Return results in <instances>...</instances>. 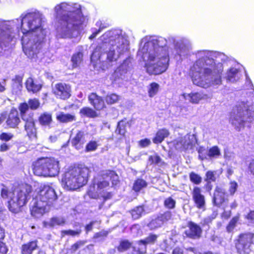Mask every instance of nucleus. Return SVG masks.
I'll return each instance as SVG.
<instances>
[{
    "instance_id": "27",
    "label": "nucleus",
    "mask_w": 254,
    "mask_h": 254,
    "mask_svg": "<svg viewBox=\"0 0 254 254\" xmlns=\"http://www.w3.org/2000/svg\"><path fill=\"white\" fill-rule=\"evenodd\" d=\"M90 103L97 110H100L105 107V103L102 98L96 93H92L88 96Z\"/></svg>"
},
{
    "instance_id": "6",
    "label": "nucleus",
    "mask_w": 254,
    "mask_h": 254,
    "mask_svg": "<svg viewBox=\"0 0 254 254\" xmlns=\"http://www.w3.org/2000/svg\"><path fill=\"white\" fill-rule=\"evenodd\" d=\"M254 120V108L248 102L238 103L230 118L231 124L238 131L244 127L245 123H251Z\"/></svg>"
},
{
    "instance_id": "16",
    "label": "nucleus",
    "mask_w": 254,
    "mask_h": 254,
    "mask_svg": "<svg viewBox=\"0 0 254 254\" xmlns=\"http://www.w3.org/2000/svg\"><path fill=\"white\" fill-rule=\"evenodd\" d=\"M41 106V103L39 99L37 98L29 99L27 102L20 103L18 105V110L20 115L27 116L26 112L29 109L31 110H36Z\"/></svg>"
},
{
    "instance_id": "50",
    "label": "nucleus",
    "mask_w": 254,
    "mask_h": 254,
    "mask_svg": "<svg viewBox=\"0 0 254 254\" xmlns=\"http://www.w3.org/2000/svg\"><path fill=\"white\" fill-rule=\"evenodd\" d=\"M79 61V52L74 54L71 59L72 68L77 67L78 66V62Z\"/></svg>"
},
{
    "instance_id": "4",
    "label": "nucleus",
    "mask_w": 254,
    "mask_h": 254,
    "mask_svg": "<svg viewBox=\"0 0 254 254\" xmlns=\"http://www.w3.org/2000/svg\"><path fill=\"white\" fill-rule=\"evenodd\" d=\"M58 29L68 38L77 36L79 32V4L62 2L54 7Z\"/></svg>"
},
{
    "instance_id": "45",
    "label": "nucleus",
    "mask_w": 254,
    "mask_h": 254,
    "mask_svg": "<svg viewBox=\"0 0 254 254\" xmlns=\"http://www.w3.org/2000/svg\"><path fill=\"white\" fill-rule=\"evenodd\" d=\"M183 142L182 137H179L171 142V144H172L177 150H185Z\"/></svg>"
},
{
    "instance_id": "40",
    "label": "nucleus",
    "mask_w": 254,
    "mask_h": 254,
    "mask_svg": "<svg viewBox=\"0 0 254 254\" xmlns=\"http://www.w3.org/2000/svg\"><path fill=\"white\" fill-rule=\"evenodd\" d=\"M89 169L87 167H82L80 165V178H83L82 184L80 185V187L85 185L88 181V178L89 175Z\"/></svg>"
},
{
    "instance_id": "52",
    "label": "nucleus",
    "mask_w": 254,
    "mask_h": 254,
    "mask_svg": "<svg viewBox=\"0 0 254 254\" xmlns=\"http://www.w3.org/2000/svg\"><path fill=\"white\" fill-rule=\"evenodd\" d=\"M198 153L199 154V158L201 160L207 159L208 151L206 150L204 147L201 146L199 147L198 150Z\"/></svg>"
},
{
    "instance_id": "2",
    "label": "nucleus",
    "mask_w": 254,
    "mask_h": 254,
    "mask_svg": "<svg viewBox=\"0 0 254 254\" xmlns=\"http://www.w3.org/2000/svg\"><path fill=\"white\" fill-rule=\"evenodd\" d=\"M195 55L196 61L190 68L193 83L205 89L221 85L224 67L218 60L225 62L228 57L222 53L209 50L198 51Z\"/></svg>"
},
{
    "instance_id": "13",
    "label": "nucleus",
    "mask_w": 254,
    "mask_h": 254,
    "mask_svg": "<svg viewBox=\"0 0 254 254\" xmlns=\"http://www.w3.org/2000/svg\"><path fill=\"white\" fill-rule=\"evenodd\" d=\"M23 35L21 37V43L23 51L27 54L28 49V44L33 40L34 43H40L44 38H42L40 36V33L30 29L27 30L23 27H21Z\"/></svg>"
},
{
    "instance_id": "8",
    "label": "nucleus",
    "mask_w": 254,
    "mask_h": 254,
    "mask_svg": "<svg viewBox=\"0 0 254 254\" xmlns=\"http://www.w3.org/2000/svg\"><path fill=\"white\" fill-rule=\"evenodd\" d=\"M64 188L68 190H74L79 188V167L72 165L69 167L62 179Z\"/></svg>"
},
{
    "instance_id": "47",
    "label": "nucleus",
    "mask_w": 254,
    "mask_h": 254,
    "mask_svg": "<svg viewBox=\"0 0 254 254\" xmlns=\"http://www.w3.org/2000/svg\"><path fill=\"white\" fill-rule=\"evenodd\" d=\"M13 137V134L11 132H3L0 134V140L7 142L11 140Z\"/></svg>"
},
{
    "instance_id": "26",
    "label": "nucleus",
    "mask_w": 254,
    "mask_h": 254,
    "mask_svg": "<svg viewBox=\"0 0 254 254\" xmlns=\"http://www.w3.org/2000/svg\"><path fill=\"white\" fill-rule=\"evenodd\" d=\"M225 190L221 188L217 187L215 190L213 197V202L214 205L217 206H220L223 203H225Z\"/></svg>"
},
{
    "instance_id": "46",
    "label": "nucleus",
    "mask_w": 254,
    "mask_h": 254,
    "mask_svg": "<svg viewBox=\"0 0 254 254\" xmlns=\"http://www.w3.org/2000/svg\"><path fill=\"white\" fill-rule=\"evenodd\" d=\"M190 181L194 184L199 185L202 181L201 177L194 172H191L189 175Z\"/></svg>"
},
{
    "instance_id": "9",
    "label": "nucleus",
    "mask_w": 254,
    "mask_h": 254,
    "mask_svg": "<svg viewBox=\"0 0 254 254\" xmlns=\"http://www.w3.org/2000/svg\"><path fill=\"white\" fill-rule=\"evenodd\" d=\"M27 23L28 29L38 32L42 38H45L46 35L45 29L42 26V18L38 13L29 12L21 18V27H23V21Z\"/></svg>"
},
{
    "instance_id": "20",
    "label": "nucleus",
    "mask_w": 254,
    "mask_h": 254,
    "mask_svg": "<svg viewBox=\"0 0 254 254\" xmlns=\"http://www.w3.org/2000/svg\"><path fill=\"white\" fill-rule=\"evenodd\" d=\"M187 226L188 229L185 230V233L188 237L193 239L200 238L202 230L199 226L192 221H189Z\"/></svg>"
},
{
    "instance_id": "62",
    "label": "nucleus",
    "mask_w": 254,
    "mask_h": 254,
    "mask_svg": "<svg viewBox=\"0 0 254 254\" xmlns=\"http://www.w3.org/2000/svg\"><path fill=\"white\" fill-rule=\"evenodd\" d=\"M246 84L248 89L253 90V94L254 95V87L249 77L246 76Z\"/></svg>"
},
{
    "instance_id": "33",
    "label": "nucleus",
    "mask_w": 254,
    "mask_h": 254,
    "mask_svg": "<svg viewBox=\"0 0 254 254\" xmlns=\"http://www.w3.org/2000/svg\"><path fill=\"white\" fill-rule=\"evenodd\" d=\"M147 183L142 179L138 178L134 182L133 190L135 192H138L147 186Z\"/></svg>"
},
{
    "instance_id": "22",
    "label": "nucleus",
    "mask_w": 254,
    "mask_h": 254,
    "mask_svg": "<svg viewBox=\"0 0 254 254\" xmlns=\"http://www.w3.org/2000/svg\"><path fill=\"white\" fill-rule=\"evenodd\" d=\"M25 84L27 91L33 94H36L40 92L43 87L42 84L32 77L27 78Z\"/></svg>"
},
{
    "instance_id": "32",
    "label": "nucleus",
    "mask_w": 254,
    "mask_h": 254,
    "mask_svg": "<svg viewBox=\"0 0 254 254\" xmlns=\"http://www.w3.org/2000/svg\"><path fill=\"white\" fill-rule=\"evenodd\" d=\"M57 120L61 123H67L75 120V116L69 114L60 112L56 116Z\"/></svg>"
},
{
    "instance_id": "25",
    "label": "nucleus",
    "mask_w": 254,
    "mask_h": 254,
    "mask_svg": "<svg viewBox=\"0 0 254 254\" xmlns=\"http://www.w3.org/2000/svg\"><path fill=\"white\" fill-rule=\"evenodd\" d=\"M47 205L41 203L40 200L34 198V202L30 208V213L35 217H38L43 215L45 210V206Z\"/></svg>"
},
{
    "instance_id": "39",
    "label": "nucleus",
    "mask_w": 254,
    "mask_h": 254,
    "mask_svg": "<svg viewBox=\"0 0 254 254\" xmlns=\"http://www.w3.org/2000/svg\"><path fill=\"white\" fill-rule=\"evenodd\" d=\"M144 213V209L142 206L136 207L131 211V214L133 219L139 218Z\"/></svg>"
},
{
    "instance_id": "23",
    "label": "nucleus",
    "mask_w": 254,
    "mask_h": 254,
    "mask_svg": "<svg viewBox=\"0 0 254 254\" xmlns=\"http://www.w3.org/2000/svg\"><path fill=\"white\" fill-rule=\"evenodd\" d=\"M38 241L36 239L29 241L22 244L20 248V254H33L38 250Z\"/></svg>"
},
{
    "instance_id": "29",
    "label": "nucleus",
    "mask_w": 254,
    "mask_h": 254,
    "mask_svg": "<svg viewBox=\"0 0 254 254\" xmlns=\"http://www.w3.org/2000/svg\"><path fill=\"white\" fill-rule=\"evenodd\" d=\"M39 124L42 127H50L52 123L53 118L51 113L44 112L38 118Z\"/></svg>"
},
{
    "instance_id": "48",
    "label": "nucleus",
    "mask_w": 254,
    "mask_h": 254,
    "mask_svg": "<svg viewBox=\"0 0 254 254\" xmlns=\"http://www.w3.org/2000/svg\"><path fill=\"white\" fill-rule=\"evenodd\" d=\"M239 220V217L236 216L232 218L229 224L227 226V231L228 232H231L236 227V224Z\"/></svg>"
},
{
    "instance_id": "28",
    "label": "nucleus",
    "mask_w": 254,
    "mask_h": 254,
    "mask_svg": "<svg viewBox=\"0 0 254 254\" xmlns=\"http://www.w3.org/2000/svg\"><path fill=\"white\" fill-rule=\"evenodd\" d=\"M241 71L235 67H231L228 69L225 74V78L230 82L237 81L241 77Z\"/></svg>"
},
{
    "instance_id": "1",
    "label": "nucleus",
    "mask_w": 254,
    "mask_h": 254,
    "mask_svg": "<svg viewBox=\"0 0 254 254\" xmlns=\"http://www.w3.org/2000/svg\"><path fill=\"white\" fill-rule=\"evenodd\" d=\"M190 50L191 42L185 37L171 36L166 39L157 36H146L141 40L137 55L146 62L147 72L156 75L167 69L170 55L175 57H185Z\"/></svg>"
},
{
    "instance_id": "51",
    "label": "nucleus",
    "mask_w": 254,
    "mask_h": 254,
    "mask_svg": "<svg viewBox=\"0 0 254 254\" xmlns=\"http://www.w3.org/2000/svg\"><path fill=\"white\" fill-rule=\"evenodd\" d=\"M158 216L160 220H162L161 221H162V223L163 224L165 222H166L171 219L172 217V214L170 211H166L163 214L159 215Z\"/></svg>"
},
{
    "instance_id": "31",
    "label": "nucleus",
    "mask_w": 254,
    "mask_h": 254,
    "mask_svg": "<svg viewBox=\"0 0 254 254\" xmlns=\"http://www.w3.org/2000/svg\"><path fill=\"white\" fill-rule=\"evenodd\" d=\"M170 134L169 130L166 128L159 129L153 139V143L158 144L161 143L164 139Z\"/></svg>"
},
{
    "instance_id": "64",
    "label": "nucleus",
    "mask_w": 254,
    "mask_h": 254,
    "mask_svg": "<svg viewBox=\"0 0 254 254\" xmlns=\"http://www.w3.org/2000/svg\"><path fill=\"white\" fill-rule=\"evenodd\" d=\"M10 148L9 145L6 142H2L0 144V152H5Z\"/></svg>"
},
{
    "instance_id": "15",
    "label": "nucleus",
    "mask_w": 254,
    "mask_h": 254,
    "mask_svg": "<svg viewBox=\"0 0 254 254\" xmlns=\"http://www.w3.org/2000/svg\"><path fill=\"white\" fill-rule=\"evenodd\" d=\"M52 92L57 98L66 100L71 96V87L68 84L60 82L55 85Z\"/></svg>"
},
{
    "instance_id": "19",
    "label": "nucleus",
    "mask_w": 254,
    "mask_h": 254,
    "mask_svg": "<svg viewBox=\"0 0 254 254\" xmlns=\"http://www.w3.org/2000/svg\"><path fill=\"white\" fill-rule=\"evenodd\" d=\"M192 199L196 207L203 210L205 209V200L204 196L201 193V189L195 187L192 192Z\"/></svg>"
},
{
    "instance_id": "18",
    "label": "nucleus",
    "mask_w": 254,
    "mask_h": 254,
    "mask_svg": "<svg viewBox=\"0 0 254 254\" xmlns=\"http://www.w3.org/2000/svg\"><path fill=\"white\" fill-rule=\"evenodd\" d=\"M182 98L186 100H188L192 104H198L202 100L209 99V96L203 92H191L189 94L184 93L181 95Z\"/></svg>"
},
{
    "instance_id": "43",
    "label": "nucleus",
    "mask_w": 254,
    "mask_h": 254,
    "mask_svg": "<svg viewBox=\"0 0 254 254\" xmlns=\"http://www.w3.org/2000/svg\"><path fill=\"white\" fill-rule=\"evenodd\" d=\"M80 114L90 118H94L97 116L95 111L88 107L83 108L80 110Z\"/></svg>"
},
{
    "instance_id": "41",
    "label": "nucleus",
    "mask_w": 254,
    "mask_h": 254,
    "mask_svg": "<svg viewBox=\"0 0 254 254\" xmlns=\"http://www.w3.org/2000/svg\"><path fill=\"white\" fill-rule=\"evenodd\" d=\"M220 155V150L217 146L211 147L208 151L207 157L210 158H217Z\"/></svg>"
},
{
    "instance_id": "24",
    "label": "nucleus",
    "mask_w": 254,
    "mask_h": 254,
    "mask_svg": "<svg viewBox=\"0 0 254 254\" xmlns=\"http://www.w3.org/2000/svg\"><path fill=\"white\" fill-rule=\"evenodd\" d=\"M131 65L130 58H127L115 71V75L119 76V78L122 79H126V77L125 74H127V72L131 68Z\"/></svg>"
},
{
    "instance_id": "38",
    "label": "nucleus",
    "mask_w": 254,
    "mask_h": 254,
    "mask_svg": "<svg viewBox=\"0 0 254 254\" xmlns=\"http://www.w3.org/2000/svg\"><path fill=\"white\" fill-rule=\"evenodd\" d=\"M132 247V243L127 240H123L120 242V245L117 249L120 252H124L127 251Z\"/></svg>"
},
{
    "instance_id": "61",
    "label": "nucleus",
    "mask_w": 254,
    "mask_h": 254,
    "mask_svg": "<svg viewBox=\"0 0 254 254\" xmlns=\"http://www.w3.org/2000/svg\"><path fill=\"white\" fill-rule=\"evenodd\" d=\"M8 250L5 243L0 240V253L1 254H6Z\"/></svg>"
},
{
    "instance_id": "44",
    "label": "nucleus",
    "mask_w": 254,
    "mask_h": 254,
    "mask_svg": "<svg viewBox=\"0 0 254 254\" xmlns=\"http://www.w3.org/2000/svg\"><path fill=\"white\" fill-rule=\"evenodd\" d=\"M120 99V97L116 94H110L106 97V102L109 104H113L117 102Z\"/></svg>"
},
{
    "instance_id": "10",
    "label": "nucleus",
    "mask_w": 254,
    "mask_h": 254,
    "mask_svg": "<svg viewBox=\"0 0 254 254\" xmlns=\"http://www.w3.org/2000/svg\"><path fill=\"white\" fill-rule=\"evenodd\" d=\"M254 242V234L248 233L239 236L236 248L240 254H250L253 250Z\"/></svg>"
},
{
    "instance_id": "55",
    "label": "nucleus",
    "mask_w": 254,
    "mask_h": 254,
    "mask_svg": "<svg viewBox=\"0 0 254 254\" xmlns=\"http://www.w3.org/2000/svg\"><path fill=\"white\" fill-rule=\"evenodd\" d=\"M98 144L96 141H90L86 145V151H92L96 150Z\"/></svg>"
},
{
    "instance_id": "57",
    "label": "nucleus",
    "mask_w": 254,
    "mask_h": 254,
    "mask_svg": "<svg viewBox=\"0 0 254 254\" xmlns=\"http://www.w3.org/2000/svg\"><path fill=\"white\" fill-rule=\"evenodd\" d=\"M149 161L151 163L159 164L161 162V158L158 155H152L149 157Z\"/></svg>"
},
{
    "instance_id": "56",
    "label": "nucleus",
    "mask_w": 254,
    "mask_h": 254,
    "mask_svg": "<svg viewBox=\"0 0 254 254\" xmlns=\"http://www.w3.org/2000/svg\"><path fill=\"white\" fill-rule=\"evenodd\" d=\"M116 131L121 135H124L126 132L124 127V122L121 121L118 123Z\"/></svg>"
},
{
    "instance_id": "63",
    "label": "nucleus",
    "mask_w": 254,
    "mask_h": 254,
    "mask_svg": "<svg viewBox=\"0 0 254 254\" xmlns=\"http://www.w3.org/2000/svg\"><path fill=\"white\" fill-rule=\"evenodd\" d=\"M79 247V243L77 242L71 246L70 248L68 249V251L70 253H74L78 249Z\"/></svg>"
},
{
    "instance_id": "60",
    "label": "nucleus",
    "mask_w": 254,
    "mask_h": 254,
    "mask_svg": "<svg viewBox=\"0 0 254 254\" xmlns=\"http://www.w3.org/2000/svg\"><path fill=\"white\" fill-rule=\"evenodd\" d=\"M139 145L141 147H146L151 144V141L149 139L145 138L141 139L139 141Z\"/></svg>"
},
{
    "instance_id": "35",
    "label": "nucleus",
    "mask_w": 254,
    "mask_h": 254,
    "mask_svg": "<svg viewBox=\"0 0 254 254\" xmlns=\"http://www.w3.org/2000/svg\"><path fill=\"white\" fill-rule=\"evenodd\" d=\"M89 21V14L84 8L80 6V27L81 26H86Z\"/></svg>"
},
{
    "instance_id": "42",
    "label": "nucleus",
    "mask_w": 254,
    "mask_h": 254,
    "mask_svg": "<svg viewBox=\"0 0 254 254\" xmlns=\"http://www.w3.org/2000/svg\"><path fill=\"white\" fill-rule=\"evenodd\" d=\"M159 85L155 82L151 83L148 87V95L150 97L154 96L159 90Z\"/></svg>"
},
{
    "instance_id": "49",
    "label": "nucleus",
    "mask_w": 254,
    "mask_h": 254,
    "mask_svg": "<svg viewBox=\"0 0 254 254\" xmlns=\"http://www.w3.org/2000/svg\"><path fill=\"white\" fill-rule=\"evenodd\" d=\"M176 201L171 197L167 198L164 201V206L168 209H173L175 207Z\"/></svg>"
},
{
    "instance_id": "53",
    "label": "nucleus",
    "mask_w": 254,
    "mask_h": 254,
    "mask_svg": "<svg viewBox=\"0 0 254 254\" xmlns=\"http://www.w3.org/2000/svg\"><path fill=\"white\" fill-rule=\"evenodd\" d=\"M238 185L236 182L231 181L229 184V192L231 195H233L237 190Z\"/></svg>"
},
{
    "instance_id": "14",
    "label": "nucleus",
    "mask_w": 254,
    "mask_h": 254,
    "mask_svg": "<svg viewBox=\"0 0 254 254\" xmlns=\"http://www.w3.org/2000/svg\"><path fill=\"white\" fill-rule=\"evenodd\" d=\"M102 178L98 182L97 185L99 190L105 189L109 186V181H112L113 185H116L119 181V177L113 171L107 170L102 174Z\"/></svg>"
},
{
    "instance_id": "54",
    "label": "nucleus",
    "mask_w": 254,
    "mask_h": 254,
    "mask_svg": "<svg viewBox=\"0 0 254 254\" xmlns=\"http://www.w3.org/2000/svg\"><path fill=\"white\" fill-rule=\"evenodd\" d=\"M71 143L72 146L78 149L79 144V132H78L75 136L71 140Z\"/></svg>"
},
{
    "instance_id": "11",
    "label": "nucleus",
    "mask_w": 254,
    "mask_h": 254,
    "mask_svg": "<svg viewBox=\"0 0 254 254\" xmlns=\"http://www.w3.org/2000/svg\"><path fill=\"white\" fill-rule=\"evenodd\" d=\"M36 197L41 203L47 205L53 203L58 198L55 190L48 185L41 186Z\"/></svg>"
},
{
    "instance_id": "37",
    "label": "nucleus",
    "mask_w": 254,
    "mask_h": 254,
    "mask_svg": "<svg viewBox=\"0 0 254 254\" xmlns=\"http://www.w3.org/2000/svg\"><path fill=\"white\" fill-rule=\"evenodd\" d=\"M158 216L157 217L152 219L147 225L150 230H153L160 227L163 225L162 221Z\"/></svg>"
},
{
    "instance_id": "58",
    "label": "nucleus",
    "mask_w": 254,
    "mask_h": 254,
    "mask_svg": "<svg viewBox=\"0 0 254 254\" xmlns=\"http://www.w3.org/2000/svg\"><path fill=\"white\" fill-rule=\"evenodd\" d=\"M246 218L247 219L249 225H254V211H250V212L246 216Z\"/></svg>"
},
{
    "instance_id": "21",
    "label": "nucleus",
    "mask_w": 254,
    "mask_h": 254,
    "mask_svg": "<svg viewBox=\"0 0 254 254\" xmlns=\"http://www.w3.org/2000/svg\"><path fill=\"white\" fill-rule=\"evenodd\" d=\"M158 235L151 233L144 239L137 242V245L139 247L138 248V252L139 254H143L146 251V246L147 245H153L157 240Z\"/></svg>"
},
{
    "instance_id": "5",
    "label": "nucleus",
    "mask_w": 254,
    "mask_h": 254,
    "mask_svg": "<svg viewBox=\"0 0 254 254\" xmlns=\"http://www.w3.org/2000/svg\"><path fill=\"white\" fill-rule=\"evenodd\" d=\"M0 190V196L4 199L10 198L7 201V207L10 211L13 213H18L22 211V207L25 205L28 200V196L31 192V187L26 185L20 188L15 196L14 192L11 191L4 184Z\"/></svg>"
},
{
    "instance_id": "7",
    "label": "nucleus",
    "mask_w": 254,
    "mask_h": 254,
    "mask_svg": "<svg viewBox=\"0 0 254 254\" xmlns=\"http://www.w3.org/2000/svg\"><path fill=\"white\" fill-rule=\"evenodd\" d=\"M59 161L54 157H41L32 164L33 173L38 176L55 177L60 172Z\"/></svg>"
},
{
    "instance_id": "34",
    "label": "nucleus",
    "mask_w": 254,
    "mask_h": 254,
    "mask_svg": "<svg viewBox=\"0 0 254 254\" xmlns=\"http://www.w3.org/2000/svg\"><path fill=\"white\" fill-rule=\"evenodd\" d=\"M65 219L63 217H54L51 218L48 226L54 227L57 226H63L65 224Z\"/></svg>"
},
{
    "instance_id": "36",
    "label": "nucleus",
    "mask_w": 254,
    "mask_h": 254,
    "mask_svg": "<svg viewBox=\"0 0 254 254\" xmlns=\"http://www.w3.org/2000/svg\"><path fill=\"white\" fill-rule=\"evenodd\" d=\"M216 171H208L206 173L205 181L207 182V186H210L211 182H215L216 179Z\"/></svg>"
},
{
    "instance_id": "12",
    "label": "nucleus",
    "mask_w": 254,
    "mask_h": 254,
    "mask_svg": "<svg viewBox=\"0 0 254 254\" xmlns=\"http://www.w3.org/2000/svg\"><path fill=\"white\" fill-rule=\"evenodd\" d=\"M20 116L24 123V128L26 135L30 139H36L38 137L37 128L33 114H32L28 116Z\"/></svg>"
},
{
    "instance_id": "30",
    "label": "nucleus",
    "mask_w": 254,
    "mask_h": 254,
    "mask_svg": "<svg viewBox=\"0 0 254 254\" xmlns=\"http://www.w3.org/2000/svg\"><path fill=\"white\" fill-rule=\"evenodd\" d=\"M184 149L185 151L191 149L195 145L196 143V138L193 134H187L183 137Z\"/></svg>"
},
{
    "instance_id": "59",
    "label": "nucleus",
    "mask_w": 254,
    "mask_h": 254,
    "mask_svg": "<svg viewBox=\"0 0 254 254\" xmlns=\"http://www.w3.org/2000/svg\"><path fill=\"white\" fill-rule=\"evenodd\" d=\"M23 80V76L20 75H16L12 79L13 83L21 86Z\"/></svg>"
},
{
    "instance_id": "17",
    "label": "nucleus",
    "mask_w": 254,
    "mask_h": 254,
    "mask_svg": "<svg viewBox=\"0 0 254 254\" xmlns=\"http://www.w3.org/2000/svg\"><path fill=\"white\" fill-rule=\"evenodd\" d=\"M20 123L19 114L17 109L12 107L6 115L5 124L8 128H15Z\"/></svg>"
},
{
    "instance_id": "3",
    "label": "nucleus",
    "mask_w": 254,
    "mask_h": 254,
    "mask_svg": "<svg viewBox=\"0 0 254 254\" xmlns=\"http://www.w3.org/2000/svg\"><path fill=\"white\" fill-rule=\"evenodd\" d=\"M102 42L91 56V64L95 69L102 68L101 63L116 62L126 55L129 50L127 36L120 29H113L106 32L100 37Z\"/></svg>"
}]
</instances>
